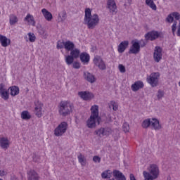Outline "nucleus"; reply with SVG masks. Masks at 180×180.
I'll use <instances>...</instances> for the list:
<instances>
[{
  "mask_svg": "<svg viewBox=\"0 0 180 180\" xmlns=\"http://www.w3.org/2000/svg\"><path fill=\"white\" fill-rule=\"evenodd\" d=\"M84 12V25H86L88 29H95L99 25V15H92V11L89 8H86Z\"/></svg>",
  "mask_w": 180,
  "mask_h": 180,
  "instance_id": "obj_1",
  "label": "nucleus"
},
{
  "mask_svg": "<svg viewBox=\"0 0 180 180\" xmlns=\"http://www.w3.org/2000/svg\"><path fill=\"white\" fill-rule=\"evenodd\" d=\"M91 115L90 119L86 122L87 127L89 129H94L96 127V123L99 124L101 123V117H99V107L98 105H94L91 108Z\"/></svg>",
  "mask_w": 180,
  "mask_h": 180,
  "instance_id": "obj_2",
  "label": "nucleus"
},
{
  "mask_svg": "<svg viewBox=\"0 0 180 180\" xmlns=\"http://www.w3.org/2000/svg\"><path fill=\"white\" fill-rule=\"evenodd\" d=\"M74 109V104L68 101H61L59 104V114L60 116L65 117L68 115L72 113Z\"/></svg>",
  "mask_w": 180,
  "mask_h": 180,
  "instance_id": "obj_3",
  "label": "nucleus"
},
{
  "mask_svg": "<svg viewBox=\"0 0 180 180\" xmlns=\"http://www.w3.org/2000/svg\"><path fill=\"white\" fill-rule=\"evenodd\" d=\"M145 180H154L158 178L160 175V169L157 165H150L149 172L144 171L143 172Z\"/></svg>",
  "mask_w": 180,
  "mask_h": 180,
  "instance_id": "obj_4",
  "label": "nucleus"
},
{
  "mask_svg": "<svg viewBox=\"0 0 180 180\" xmlns=\"http://www.w3.org/2000/svg\"><path fill=\"white\" fill-rule=\"evenodd\" d=\"M152 127L154 130H160L161 129V125L160 124V121L155 118L146 119L143 120L142 123V127L143 129H148V127Z\"/></svg>",
  "mask_w": 180,
  "mask_h": 180,
  "instance_id": "obj_5",
  "label": "nucleus"
},
{
  "mask_svg": "<svg viewBox=\"0 0 180 180\" xmlns=\"http://www.w3.org/2000/svg\"><path fill=\"white\" fill-rule=\"evenodd\" d=\"M160 72H153L146 79L148 84H150L153 88L158 85L160 79Z\"/></svg>",
  "mask_w": 180,
  "mask_h": 180,
  "instance_id": "obj_6",
  "label": "nucleus"
},
{
  "mask_svg": "<svg viewBox=\"0 0 180 180\" xmlns=\"http://www.w3.org/2000/svg\"><path fill=\"white\" fill-rule=\"evenodd\" d=\"M67 129H68V124L65 122H61L56 129H55L54 134L57 137L59 136H63L65 131H67Z\"/></svg>",
  "mask_w": 180,
  "mask_h": 180,
  "instance_id": "obj_7",
  "label": "nucleus"
},
{
  "mask_svg": "<svg viewBox=\"0 0 180 180\" xmlns=\"http://www.w3.org/2000/svg\"><path fill=\"white\" fill-rule=\"evenodd\" d=\"M153 60L155 63H160L162 60V49L160 46H155L153 53Z\"/></svg>",
  "mask_w": 180,
  "mask_h": 180,
  "instance_id": "obj_8",
  "label": "nucleus"
},
{
  "mask_svg": "<svg viewBox=\"0 0 180 180\" xmlns=\"http://www.w3.org/2000/svg\"><path fill=\"white\" fill-rule=\"evenodd\" d=\"M132 46L130 47L129 54H139L140 53V42L138 40L132 41Z\"/></svg>",
  "mask_w": 180,
  "mask_h": 180,
  "instance_id": "obj_9",
  "label": "nucleus"
},
{
  "mask_svg": "<svg viewBox=\"0 0 180 180\" xmlns=\"http://www.w3.org/2000/svg\"><path fill=\"white\" fill-rule=\"evenodd\" d=\"M107 8L112 15H116V13H117V6H116L115 0H108Z\"/></svg>",
  "mask_w": 180,
  "mask_h": 180,
  "instance_id": "obj_10",
  "label": "nucleus"
},
{
  "mask_svg": "<svg viewBox=\"0 0 180 180\" xmlns=\"http://www.w3.org/2000/svg\"><path fill=\"white\" fill-rule=\"evenodd\" d=\"M161 35V32H158V31H150L145 34V39L146 40H150V41H153L155 40L156 39H158L160 36Z\"/></svg>",
  "mask_w": 180,
  "mask_h": 180,
  "instance_id": "obj_11",
  "label": "nucleus"
},
{
  "mask_svg": "<svg viewBox=\"0 0 180 180\" xmlns=\"http://www.w3.org/2000/svg\"><path fill=\"white\" fill-rule=\"evenodd\" d=\"M34 113L37 117H41L43 116V103L40 101H37L34 102Z\"/></svg>",
  "mask_w": 180,
  "mask_h": 180,
  "instance_id": "obj_12",
  "label": "nucleus"
},
{
  "mask_svg": "<svg viewBox=\"0 0 180 180\" xmlns=\"http://www.w3.org/2000/svg\"><path fill=\"white\" fill-rule=\"evenodd\" d=\"M94 63L95 65L98 67L100 70H106V65L105 64V62L103 61L102 58H101L100 56L95 57L94 59Z\"/></svg>",
  "mask_w": 180,
  "mask_h": 180,
  "instance_id": "obj_13",
  "label": "nucleus"
},
{
  "mask_svg": "<svg viewBox=\"0 0 180 180\" xmlns=\"http://www.w3.org/2000/svg\"><path fill=\"white\" fill-rule=\"evenodd\" d=\"M0 96L4 101H8L9 99V90L5 89V84L3 83L0 84Z\"/></svg>",
  "mask_w": 180,
  "mask_h": 180,
  "instance_id": "obj_14",
  "label": "nucleus"
},
{
  "mask_svg": "<svg viewBox=\"0 0 180 180\" xmlns=\"http://www.w3.org/2000/svg\"><path fill=\"white\" fill-rule=\"evenodd\" d=\"M78 95L83 101H91L94 96V94L89 91H80L78 93Z\"/></svg>",
  "mask_w": 180,
  "mask_h": 180,
  "instance_id": "obj_15",
  "label": "nucleus"
},
{
  "mask_svg": "<svg viewBox=\"0 0 180 180\" xmlns=\"http://www.w3.org/2000/svg\"><path fill=\"white\" fill-rule=\"evenodd\" d=\"M10 142L9 139L7 137H1L0 138V147L3 150H8L9 148Z\"/></svg>",
  "mask_w": 180,
  "mask_h": 180,
  "instance_id": "obj_16",
  "label": "nucleus"
},
{
  "mask_svg": "<svg viewBox=\"0 0 180 180\" xmlns=\"http://www.w3.org/2000/svg\"><path fill=\"white\" fill-rule=\"evenodd\" d=\"M84 78L86 79V81L90 82V84H94V82L96 81L95 76L89 72H84Z\"/></svg>",
  "mask_w": 180,
  "mask_h": 180,
  "instance_id": "obj_17",
  "label": "nucleus"
},
{
  "mask_svg": "<svg viewBox=\"0 0 180 180\" xmlns=\"http://www.w3.org/2000/svg\"><path fill=\"white\" fill-rule=\"evenodd\" d=\"M144 87V83L141 81H137L134 84H133L131 86L132 91L134 92H137L139 89H141V88Z\"/></svg>",
  "mask_w": 180,
  "mask_h": 180,
  "instance_id": "obj_18",
  "label": "nucleus"
},
{
  "mask_svg": "<svg viewBox=\"0 0 180 180\" xmlns=\"http://www.w3.org/2000/svg\"><path fill=\"white\" fill-rule=\"evenodd\" d=\"M127 47H129V41H122L117 47L118 53H124V50H126Z\"/></svg>",
  "mask_w": 180,
  "mask_h": 180,
  "instance_id": "obj_19",
  "label": "nucleus"
},
{
  "mask_svg": "<svg viewBox=\"0 0 180 180\" xmlns=\"http://www.w3.org/2000/svg\"><path fill=\"white\" fill-rule=\"evenodd\" d=\"M0 43L2 47H8V46L11 44V39L2 34H0Z\"/></svg>",
  "mask_w": 180,
  "mask_h": 180,
  "instance_id": "obj_20",
  "label": "nucleus"
},
{
  "mask_svg": "<svg viewBox=\"0 0 180 180\" xmlns=\"http://www.w3.org/2000/svg\"><path fill=\"white\" fill-rule=\"evenodd\" d=\"M28 180H39V174L34 170H30L27 172Z\"/></svg>",
  "mask_w": 180,
  "mask_h": 180,
  "instance_id": "obj_21",
  "label": "nucleus"
},
{
  "mask_svg": "<svg viewBox=\"0 0 180 180\" xmlns=\"http://www.w3.org/2000/svg\"><path fill=\"white\" fill-rule=\"evenodd\" d=\"M113 176L116 180H126V176L119 170L113 171Z\"/></svg>",
  "mask_w": 180,
  "mask_h": 180,
  "instance_id": "obj_22",
  "label": "nucleus"
},
{
  "mask_svg": "<svg viewBox=\"0 0 180 180\" xmlns=\"http://www.w3.org/2000/svg\"><path fill=\"white\" fill-rule=\"evenodd\" d=\"M41 12L43 13V15L44 16L45 19L48 20V22H50L53 19V15L51 13H50L47 9L43 8L41 10Z\"/></svg>",
  "mask_w": 180,
  "mask_h": 180,
  "instance_id": "obj_23",
  "label": "nucleus"
},
{
  "mask_svg": "<svg viewBox=\"0 0 180 180\" xmlns=\"http://www.w3.org/2000/svg\"><path fill=\"white\" fill-rule=\"evenodd\" d=\"M24 20L25 22H28V23H30V25L32 26H36V21H34V18L30 14H27Z\"/></svg>",
  "mask_w": 180,
  "mask_h": 180,
  "instance_id": "obj_24",
  "label": "nucleus"
},
{
  "mask_svg": "<svg viewBox=\"0 0 180 180\" xmlns=\"http://www.w3.org/2000/svg\"><path fill=\"white\" fill-rule=\"evenodd\" d=\"M65 49L67 51H72L75 49V44L71 41H67L65 42Z\"/></svg>",
  "mask_w": 180,
  "mask_h": 180,
  "instance_id": "obj_25",
  "label": "nucleus"
},
{
  "mask_svg": "<svg viewBox=\"0 0 180 180\" xmlns=\"http://www.w3.org/2000/svg\"><path fill=\"white\" fill-rule=\"evenodd\" d=\"M79 58L82 63H89L90 56L87 53L83 52L80 54Z\"/></svg>",
  "mask_w": 180,
  "mask_h": 180,
  "instance_id": "obj_26",
  "label": "nucleus"
},
{
  "mask_svg": "<svg viewBox=\"0 0 180 180\" xmlns=\"http://www.w3.org/2000/svg\"><path fill=\"white\" fill-rule=\"evenodd\" d=\"M70 56L75 60V58H79L81 56V51L78 49H74L70 51Z\"/></svg>",
  "mask_w": 180,
  "mask_h": 180,
  "instance_id": "obj_27",
  "label": "nucleus"
},
{
  "mask_svg": "<svg viewBox=\"0 0 180 180\" xmlns=\"http://www.w3.org/2000/svg\"><path fill=\"white\" fill-rule=\"evenodd\" d=\"M11 91L10 94L11 96H16V95H19V87L16 86H13L9 87L8 91Z\"/></svg>",
  "mask_w": 180,
  "mask_h": 180,
  "instance_id": "obj_28",
  "label": "nucleus"
},
{
  "mask_svg": "<svg viewBox=\"0 0 180 180\" xmlns=\"http://www.w3.org/2000/svg\"><path fill=\"white\" fill-rule=\"evenodd\" d=\"M58 19L59 22H64V20L67 19V12H65V10H63L59 13Z\"/></svg>",
  "mask_w": 180,
  "mask_h": 180,
  "instance_id": "obj_29",
  "label": "nucleus"
},
{
  "mask_svg": "<svg viewBox=\"0 0 180 180\" xmlns=\"http://www.w3.org/2000/svg\"><path fill=\"white\" fill-rule=\"evenodd\" d=\"M9 22L11 26L16 25V23H18V17L13 14L10 15Z\"/></svg>",
  "mask_w": 180,
  "mask_h": 180,
  "instance_id": "obj_30",
  "label": "nucleus"
},
{
  "mask_svg": "<svg viewBox=\"0 0 180 180\" xmlns=\"http://www.w3.org/2000/svg\"><path fill=\"white\" fill-rule=\"evenodd\" d=\"M146 4L148 6L150 7L153 11H157V6L154 3L153 0H146Z\"/></svg>",
  "mask_w": 180,
  "mask_h": 180,
  "instance_id": "obj_31",
  "label": "nucleus"
},
{
  "mask_svg": "<svg viewBox=\"0 0 180 180\" xmlns=\"http://www.w3.org/2000/svg\"><path fill=\"white\" fill-rule=\"evenodd\" d=\"M21 117L23 119V120H29L32 116L29 114V111H22L21 112Z\"/></svg>",
  "mask_w": 180,
  "mask_h": 180,
  "instance_id": "obj_32",
  "label": "nucleus"
},
{
  "mask_svg": "<svg viewBox=\"0 0 180 180\" xmlns=\"http://www.w3.org/2000/svg\"><path fill=\"white\" fill-rule=\"evenodd\" d=\"M111 177H112V174H110V172H109V170L104 171L101 174V178H103V179H108Z\"/></svg>",
  "mask_w": 180,
  "mask_h": 180,
  "instance_id": "obj_33",
  "label": "nucleus"
},
{
  "mask_svg": "<svg viewBox=\"0 0 180 180\" xmlns=\"http://www.w3.org/2000/svg\"><path fill=\"white\" fill-rule=\"evenodd\" d=\"M74 58L71 55H68L65 57V63L68 65H71L74 63Z\"/></svg>",
  "mask_w": 180,
  "mask_h": 180,
  "instance_id": "obj_34",
  "label": "nucleus"
},
{
  "mask_svg": "<svg viewBox=\"0 0 180 180\" xmlns=\"http://www.w3.org/2000/svg\"><path fill=\"white\" fill-rule=\"evenodd\" d=\"M77 158H78L79 162L81 164V165H82V167H85V165H86L85 158L82 155L80 154L78 155Z\"/></svg>",
  "mask_w": 180,
  "mask_h": 180,
  "instance_id": "obj_35",
  "label": "nucleus"
},
{
  "mask_svg": "<svg viewBox=\"0 0 180 180\" xmlns=\"http://www.w3.org/2000/svg\"><path fill=\"white\" fill-rule=\"evenodd\" d=\"M27 35L31 43H34V41H36V35H34V34L30 32Z\"/></svg>",
  "mask_w": 180,
  "mask_h": 180,
  "instance_id": "obj_36",
  "label": "nucleus"
},
{
  "mask_svg": "<svg viewBox=\"0 0 180 180\" xmlns=\"http://www.w3.org/2000/svg\"><path fill=\"white\" fill-rule=\"evenodd\" d=\"M109 108H112L113 110L116 111L119 108V105L115 101H111L109 104Z\"/></svg>",
  "mask_w": 180,
  "mask_h": 180,
  "instance_id": "obj_37",
  "label": "nucleus"
},
{
  "mask_svg": "<svg viewBox=\"0 0 180 180\" xmlns=\"http://www.w3.org/2000/svg\"><path fill=\"white\" fill-rule=\"evenodd\" d=\"M122 130L124 131V133H129L130 130V126L127 122H124V124L122 125Z\"/></svg>",
  "mask_w": 180,
  "mask_h": 180,
  "instance_id": "obj_38",
  "label": "nucleus"
},
{
  "mask_svg": "<svg viewBox=\"0 0 180 180\" xmlns=\"http://www.w3.org/2000/svg\"><path fill=\"white\" fill-rule=\"evenodd\" d=\"M95 134L99 136V137H103L105 136L103 128H101L96 131H95Z\"/></svg>",
  "mask_w": 180,
  "mask_h": 180,
  "instance_id": "obj_39",
  "label": "nucleus"
},
{
  "mask_svg": "<svg viewBox=\"0 0 180 180\" xmlns=\"http://www.w3.org/2000/svg\"><path fill=\"white\" fill-rule=\"evenodd\" d=\"M65 47V42L58 41L56 48L58 49H64Z\"/></svg>",
  "mask_w": 180,
  "mask_h": 180,
  "instance_id": "obj_40",
  "label": "nucleus"
},
{
  "mask_svg": "<svg viewBox=\"0 0 180 180\" xmlns=\"http://www.w3.org/2000/svg\"><path fill=\"white\" fill-rule=\"evenodd\" d=\"M104 131V136H110V134L112 133V128L105 127L103 128Z\"/></svg>",
  "mask_w": 180,
  "mask_h": 180,
  "instance_id": "obj_41",
  "label": "nucleus"
},
{
  "mask_svg": "<svg viewBox=\"0 0 180 180\" xmlns=\"http://www.w3.org/2000/svg\"><path fill=\"white\" fill-rule=\"evenodd\" d=\"M166 20L169 22V23H172V22H174V16L172 15V13L169 14L167 18H166Z\"/></svg>",
  "mask_w": 180,
  "mask_h": 180,
  "instance_id": "obj_42",
  "label": "nucleus"
},
{
  "mask_svg": "<svg viewBox=\"0 0 180 180\" xmlns=\"http://www.w3.org/2000/svg\"><path fill=\"white\" fill-rule=\"evenodd\" d=\"M118 68H119V70L120 72H122V73L126 72V68L124 67V65L120 64L118 65Z\"/></svg>",
  "mask_w": 180,
  "mask_h": 180,
  "instance_id": "obj_43",
  "label": "nucleus"
},
{
  "mask_svg": "<svg viewBox=\"0 0 180 180\" xmlns=\"http://www.w3.org/2000/svg\"><path fill=\"white\" fill-rule=\"evenodd\" d=\"M73 68H75L76 70H79L81 68V65L78 62H73L72 63Z\"/></svg>",
  "mask_w": 180,
  "mask_h": 180,
  "instance_id": "obj_44",
  "label": "nucleus"
},
{
  "mask_svg": "<svg viewBox=\"0 0 180 180\" xmlns=\"http://www.w3.org/2000/svg\"><path fill=\"white\" fill-rule=\"evenodd\" d=\"M173 18H174L176 19V20H179L180 19V15L179 13L178 12H174L172 13Z\"/></svg>",
  "mask_w": 180,
  "mask_h": 180,
  "instance_id": "obj_45",
  "label": "nucleus"
},
{
  "mask_svg": "<svg viewBox=\"0 0 180 180\" xmlns=\"http://www.w3.org/2000/svg\"><path fill=\"white\" fill-rule=\"evenodd\" d=\"M157 96L158 99H161L164 96V91L158 90Z\"/></svg>",
  "mask_w": 180,
  "mask_h": 180,
  "instance_id": "obj_46",
  "label": "nucleus"
},
{
  "mask_svg": "<svg viewBox=\"0 0 180 180\" xmlns=\"http://www.w3.org/2000/svg\"><path fill=\"white\" fill-rule=\"evenodd\" d=\"M93 161L94 162H101V158L99 156L96 155L93 158Z\"/></svg>",
  "mask_w": 180,
  "mask_h": 180,
  "instance_id": "obj_47",
  "label": "nucleus"
},
{
  "mask_svg": "<svg viewBox=\"0 0 180 180\" xmlns=\"http://www.w3.org/2000/svg\"><path fill=\"white\" fill-rule=\"evenodd\" d=\"M172 30L173 33H175V31L176 30V22H174V24L172 25Z\"/></svg>",
  "mask_w": 180,
  "mask_h": 180,
  "instance_id": "obj_48",
  "label": "nucleus"
},
{
  "mask_svg": "<svg viewBox=\"0 0 180 180\" xmlns=\"http://www.w3.org/2000/svg\"><path fill=\"white\" fill-rule=\"evenodd\" d=\"M4 175H6V172L0 170V176H4Z\"/></svg>",
  "mask_w": 180,
  "mask_h": 180,
  "instance_id": "obj_49",
  "label": "nucleus"
},
{
  "mask_svg": "<svg viewBox=\"0 0 180 180\" xmlns=\"http://www.w3.org/2000/svg\"><path fill=\"white\" fill-rule=\"evenodd\" d=\"M140 44L141 47H144V46H146V42H144V41H141Z\"/></svg>",
  "mask_w": 180,
  "mask_h": 180,
  "instance_id": "obj_50",
  "label": "nucleus"
},
{
  "mask_svg": "<svg viewBox=\"0 0 180 180\" xmlns=\"http://www.w3.org/2000/svg\"><path fill=\"white\" fill-rule=\"evenodd\" d=\"M177 36H180V23H179L178 30H177Z\"/></svg>",
  "mask_w": 180,
  "mask_h": 180,
  "instance_id": "obj_51",
  "label": "nucleus"
},
{
  "mask_svg": "<svg viewBox=\"0 0 180 180\" xmlns=\"http://www.w3.org/2000/svg\"><path fill=\"white\" fill-rule=\"evenodd\" d=\"M114 140H115V141H117V140H119V137L114 136Z\"/></svg>",
  "mask_w": 180,
  "mask_h": 180,
  "instance_id": "obj_52",
  "label": "nucleus"
},
{
  "mask_svg": "<svg viewBox=\"0 0 180 180\" xmlns=\"http://www.w3.org/2000/svg\"><path fill=\"white\" fill-rule=\"evenodd\" d=\"M33 161H34V162H37V160L34 158V156H33Z\"/></svg>",
  "mask_w": 180,
  "mask_h": 180,
  "instance_id": "obj_53",
  "label": "nucleus"
},
{
  "mask_svg": "<svg viewBox=\"0 0 180 180\" xmlns=\"http://www.w3.org/2000/svg\"><path fill=\"white\" fill-rule=\"evenodd\" d=\"M42 34H45L46 35V32L42 31Z\"/></svg>",
  "mask_w": 180,
  "mask_h": 180,
  "instance_id": "obj_54",
  "label": "nucleus"
},
{
  "mask_svg": "<svg viewBox=\"0 0 180 180\" xmlns=\"http://www.w3.org/2000/svg\"><path fill=\"white\" fill-rule=\"evenodd\" d=\"M110 180H115V179L112 178V179H110Z\"/></svg>",
  "mask_w": 180,
  "mask_h": 180,
  "instance_id": "obj_55",
  "label": "nucleus"
},
{
  "mask_svg": "<svg viewBox=\"0 0 180 180\" xmlns=\"http://www.w3.org/2000/svg\"><path fill=\"white\" fill-rule=\"evenodd\" d=\"M179 86H180V82H179Z\"/></svg>",
  "mask_w": 180,
  "mask_h": 180,
  "instance_id": "obj_56",
  "label": "nucleus"
},
{
  "mask_svg": "<svg viewBox=\"0 0 180 180\" xmlns=\"http://www.w3.org/2000/svg\"><path fill=\"white\" fill-rule=\"evenodd\" d=\"M131 1L129 0V4H131Z\"/></svg>",
  "mask_w": 180,
  "mask_h": 180,
  "instance_id": "obj_57",
  "label": "nucleus"
},
{
  "mask_svg": "<svg viewBox=\"0 0 180 180\" xmlns=\"http://www.w3.org/2000/svg\"><path fill=\"white\" fill-rule=\"evenodd\" d=\"M0 180H4V179H0Z\"/></svg>",
  "mask_w": 180,
  "mask_h": 180,
  "instance_id": "obj_58",
  "label": "nucleus"
}]
</instances>
